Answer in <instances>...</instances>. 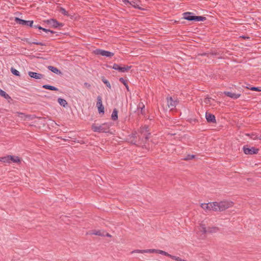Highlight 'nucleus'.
<instances>
[{"instance_id": "obj_24", "label": "nucleus", "mask_w": 261, "mask_h": 261, "mask_svg": "<svg viewBox=\"0 0 261 261\" xmlns=\"http://www.w3.org/2000/svg\"><path fill=\"white\" fill-rule=\"evenodd\" d=\"M0 95L6 99H11V97L4 91L0 89Z\"/></svg>"}, {"instance_id": "obj_27", "label": "nucleus", "mask_w": 261, "mask_h": 261, "mask_svg": "<svg viewBox=\"0 0 261 261\" xmlns=\"http://www.w3.org/2000/svg\"><path fill=\"white\" fill-rule=\"evenodd\" d=\"M93 234L99 236H105L103 232H101L100 230H94L92 233Z\"/></svg>"}, {"instance_id": "obj_4", "label": "nucleus", "mask_w": 261, "mask_h": 261, "mask_svg": "<svg viewBox=\"0 0 261 261\" xmlns=\"http://www.w3.org/2000/svg\"><path fill=\"white\" fill-rule=\"evenodd\" d=\"M157 253L161 254L162 255H164L167 256H168L170 257L171 258L174 259L177 261H181V258H180L179 257L175 256L172 255L170 254H169L168 252H165L164 251L159 250V249H145V250H139L137 249L133 250L131 252V253Z\"/></svg>"}, {"instance_id": "obj_32", "label": "nucleus", "mask_w": 261, "mask_h": 261, "mask_svg": "<svg viewBox=\"0 0 261 261\" xmlns=\"http://www.w3.org/2000/svg\"><path fill=\"white\" fill-rule=\"evenodd\" d=\"M102 81L103 82V83H105L106 84L107 87H109V88H111L110 83H109V82L108 80H107L106 79H105L104 77H102Z\"/></svg>"}, {"instance_id": "obj_34", "label": "nucleus", "mask_w": 261, "mask_h": 261, "mask_svg": "<svg viewBox=\"0 0 261 261\" xmlns=\"http://www.w3.org/2000/svg\"><path fill=\"white\" fill-rule=\"evenodd\" d=\"M142 108H145V106L143 102H140L138 106V112H139V110Z\"/></svg>"}, {"instance_id": "obj_17", "label": "nucleus", "mask_w": 261, "mask_h": 261, "mask_svg": "<svg viewBox=\"0 0 261 261\" xmlns=\"http://www.w3.org/2000/svg\"><path fill=\"white\" fill-rule=\"evenodd\" d=\"M131 66H127L126 67H121L119 66L117 70L121 72H124L125 71L129 70L131 68Z\"/></svg>"}, {"instance_id": "obj_35", "label": "nucleus", "mask_w": 261, "mask_h": 261, "mask_svg": "<svg viewBox=\"0 0 261 261\" xmlns=\"http://www.w3.org/2000/svg\"><path fill=\"white\" fill-rule=\"evenodd\" d=\"M250 90L252 91H261V87H253L250 88Z\"/></svg>"}, {"instance_id": "obj_25", "label": "nucleus", "mask_w": 261, "mask_h": 261, "mask_svg": "<svg viewBox=\"0 0 261 261\" xmlns=\"http://www.w3.org/2000/svg\"><path fill=\"white\" fill-rule=\"evenodd\" d=\"M219 228L217 227H208L207 228V233H215L217 232Z\"/></svg>"}, {"instance_id": "obj_43", "label": "nucleus", "mask_w": 261, "mask_h": 261, "mask_svg": "<svg viewBox=\"0 0 261 261\" xmlns=\"http://www.w3.org/2000/svg\"><path fill=\"white\" fill-rule=\"evenodd\" d=\"M105 236H107V237H111V234H110L109 233H106V234H105Z\"/></svg>"}, {"instance_id": "obj_45", "label": "nucleus", "mask_w": 261, "mask_h": 261, "mask_svg": "<svg viewBox=\"0 0 261 261\" xmlns=\"http://www.w3.org/2000/svg\"><path fill=\"white\" fill-rule=\"evenodd\" d=\"M124 86H125L127 90H128V86L127 83L126 84V85H125Z\"/></svg>"}, {"instance_id": "obj_15", "label": "nucleus", "mask_w": 261, "mask_h": 261, "mask_svg": "<svg viewBox=\"0 0 261 261\" xmlns=\"http://www.w3.org/2000/svg\"><path fill=\"white\" fill-rule=\"evenodd\" d=\"M224 94L225 95H226L231 98H233L234 99H236L239 98L240 96H241V94H236V93H232L231 92H228V91L224 92Z\"/></svg>"}, {"instance_id": "obj_9", "label": "nucleus", "mask_w": 261, "mask_h": 261, "mask_svg": "<svg viewBox=\"0 0 261 261\" xmlns=\"http://www.w3.org/2000/svg\"><path fill=\"white\" fill-rule=\"evenodd\" d=\"M95 53L96 55H99L102 56H106L107 57H112L114 56V54L113 53L100 49H97L95 51Z\"/></svg>"}, {"instance_id": "obj_42", "label": "nucleus", "mask_w": 261, "mask_h": 261, "mask_svg": "<svg viewBox=\"0 0 261 261\" xmlns=\"http://www.w3.org/2000/svg\"><path fill=\"white\" fill-rule=\"evenodd\" d=\"M122 2L126 5L130 4L128 0H122Z\"/></svg>"}, {"instance_id": "obj_31", "label": "nucleus", "mask_w": 261, "mask_h": 261, "mask_svg": "<svg viewBox=\"0 0 261 261\" xmlns=\"http://www.w3.org/2000/svg\"><path fill=\"white\" fill-rule=\"evenodd\" d=\"M27 42H28L29 44H34L36 45H39L41 46H45V44L44 43H43L42 42H36V41H35L34 42H30L27 40Z\"/></svg>"}, {"instance_id": "obj_8", "label": "nucleus", "mask_w": 261, "mask_h": 261, "mask_svg": "<svg viewBox=\"0 0 261 261\" xmlns=\"http://www.w3.org/2000/svg\"><path fill=\"white\" fill-rule=\"evenodd\" d=\"M15 21L17 23L22 25L29 26L33 28L34 26V25H33L34 21L33 20H25L16 17L15 18Z\"/></svg>"}, {"instance_id": "obj_26", "label": "nucleus", "mask_w": 261, "mask_h": 261, "mask_svg": "<svg viewBox=\"0 0 261 261\" xmlns=\"http://www.w3.org/2000/svg\"><path fill=\"white\" fill-rule=\"evenodd\" d=\"M15 114L16 115V116H17L19 117H20L23 120H25V119L28 117V116L27 115H25V114L21 112H17L15 113Z\"/></svg>"}, {"instance_id": "obj_36", "label": "nucleus", "mask_w": 261, "mask_h": 261, "mask_svg": "<svg viewBox=\"0 0 261 261\" xmlns=\"http://www.w3.org/2000/svg\"><path fill=\"white\" fill-rule=\"evenodd\" d=\"M211 99V97H206V98H204V102L206 104H210V103Z\"/></svg>"}, {"instance_id": "obj_30", "label": "nucleus", "mask_w": 261, "mask_h": 261, "mask_svg": "<svg viewBox=\"0 0 261 261\" xmlns=\"http://www.w3.org/2000/svg\"><path fill=\"white\" fill-rule=\"evenodd\" d=\"M11 71L15 75L20 76L19 72L18 70H17L16 69H15V68L12 67L11 68Z\"/></svg>"}, {"instance_id": "obj_3", "label": "nucleus", "mask_w": 261, "mask_h": 261, "mask_svg": "<svg viewBox=\"0 0 261 261\" xmlns=\"http://www.w3.org/2000/svg\"><path fill=\"white\" fill-rule=\"evenodd\" d=\"M157 253L161 254L162 255H164L167 256H168L170 257L171 258L174 259L177 261H181V258H180L179 257L175 256L172 255L170 254H169L168 252H165L164 251L159 250V249H145V250H139L137 249L133 250L131 252V253Z\"/></svg>"}, {"instance_id": "obj_1", "label": "nucleus", "mask_w": 261, "mask_h": 261, "mask_svg": "<svg viewBox=\"0 0 261 261\" xmlns=\"http://www.w3.org/2000/svg\"><path fill=\"white\" fill-rule=\"evenodd\" d=\"M232 202L223 201L220 202H214L208 203H202L201 207L205 211H223L232 205Z\"/></svg>"}, {"instance_id": "obj_10", "label": "nucleus", "mask_w": 261, "mask_h": 261, "mask_svg": "<svg viewBox=\"0 0 261 261\" xmlns=\"http://www.w3.org/2000/svg\"><path fill=\"white\" fill-rule=\"evenodd\" d=\"M46 22L48 24L51 25L52 27L54 28H57L58 27H62L64 24L62 23L59 22L57 20L54 19H50L47 20Z\"/></svg>"}, {"instance_id": "obj_40", "label": "nucleus", "mask_w": 261, "mask_h": 261, "mask_svg": "<svg viewBox=\"0 0 261 261\" xmlns=\"http://www.w3.org/2000/svg\"><path fill=\"white\" fill-rule=\"evenodd\" d=\"M144 108H142L140 109L139 110V112H138L139 113H140L142 115H144L145 114V113H144Z\"/></svg>"}, {"instance_id": "obj_7", "label": "nucleus", "mask_w": 261, "mask_h": 261, "mask_svg": "<svg viewBox=\"0 0 261 261\" xmlns=\"http://www.w3.org/2000/svg\"><path fill=\"white\" fill-rule=\"evenodd\" d=\"M243 151L246 154H257L259 151L258 148L254 147L249 148L248 145H245L243 147Z\"/></svg>"}, {"instance_id": "obj_13", "label": "nucleus", "mask_w": 261, "mask_h": 261, "mask_svg": "<svg viewBox=\"0 0 261 261\" xmlns=\"http://www.w3.org/2000/svg\"><path fill=\"white\" fill-rule=\"evenodd\" d=\"M205 117L207 121L209 123H216V122L215 116L212 114L206 112Z\"/></svg>"}, {"instance_id": "obj_12", "label": "nucleus", "mask_w": 261, "mask_h": 261, "mask_svg": "<svg viewBox=\"0 0 261 261\" xmlns=\"http://www.w3.org/2000/svg\"><path fill=\"white\" fill-rule=\"evenodd\" d=\"M96 106L98 108V110L99 113H104L105 108L102 105V98L100 96H98L97 97Z\"/></svg>"}, {"instance_id": "obj_38", "label": "nucleus", "mask_w": 261, "mask_h": 261, "mask_svg": "<svg viewBox=\"0 0 261 261\" xmlns=\"http://www.w3.org/2000/svg\"><path fill=\"white\" fill-rule=\"evenodd\" d=\"M84 86L85 87H86L88 89H90L91 88V85L90 84H89L88 83H87V82L84 83Z\"/></svg>"}, {"instance_id": "obj_23", "label": "nucleus", "mask_w": 261, "mask_h": 261, "mask_svg": "<svg viewBox=\"0 0 261 261\" xmlns=\"http://www.w3.org/2000/svg\"><path fill=\"white\" fill-rule=\"evenodd\" d=\"M10 157L9 155L4 157H1L0 158V161L3 163L10 164Z\"/></svg>"}, {"instance_id": "obj_19", "label": "nucleus", "mask_w": 261, "mask_h": 261, "mask_svg": "<svg viewBox=\"0 0 261 261\" xmlns=\"http://www.w3.org/2000/svg\"><path fill=\"white\" fill-rule=\"evenodd\" d=\"M111 118L113 120L115 121L118 119V111L116 109H114L113 111Z\"/></svg>"}, {"instance_id": "obj_41", "label": "nucleus", "mask_w": 261, "mask_h": 261, "mask_svg": "<svg viewBox=\"0 0 261 261\" xmlns=\"http://www.w3.org/2000/svg\"><path fill=\"white\" fill-rule=\"evenodd\" d=\"M251 138L252 139H257L258 138L257 137V136L254 135V134H252L251 135Z\"/></svg>"}, {"instance_id": "obj_39", "label": "nucleus", "mask_w": 261, "mask_h": 261, "mask_svg": "<svg viewBox=\"0 0 261 261\" xmlns=\"http://www.w3.org/2000/svg\"><path fill=\"white\" fill-rule=\"evenodd\" d=\"M119 66V65L117 64H114L113 66L111 67L113 69H115V70H116L118 69V67Z\"/></svg>"}, {"instance_id": "obj_6", "label": "nucleus", "mask_w": 261, "mask_h": 261, "mask_svg": "<svg viewBox=\"0 0 261 261\" xmlns=\"http://www.w3.org/2000/svg\"><path fill=\"white\" fill-rule=\"evenodd\" d=\"M191 12H185L183 14L184 18L189 21H203L206 20V18L201 16H194Z\"/></svg>"}, {"instance_id": "obj_29", "label": "nucleus", "mask_w": 261, "mask_h": 261, "mask_svg": "<svg viewBox=\"0 0 261 261\" xmlns=\"http://www.w3.org/2000/svg\"><path fill=\"white\" fill-rule=\"evenodd\" d=\"M199 229L201 232H203V233H207V228H206L204 225H200Z\"/></svg>"}, {"instance_id": "obj_14", "label": "nucleus", "mask_w": 261, "mask_h": 261, "mask_svg": "<svg viewBox=\"0 0 261 261\" xmlns=\"http://www.w3.org/2000/svg\"><path fill=\"white\" fill-rule=\"evenodd\" d=\"M28 74L30 77L34 78L35 79H41L44 77L43 74L32 71H29L28 72Z\"/></svg>"}, {"instance_id": "obj_37", "label": "nucleus", "mask_w": 261, "mask_h": 261, "mask_svg": "<svg viewBox=\"0 0 261 261\" xmlns=\"http://www.w3.org/2000/svg\"><path fill=\"white\" fill-rule=\"evenodd\" d=\"M119 81L122 83L124 85H126L127 81L126 80H124L123 77H120L119 79Z\"/></svg>"}, {"instance_id": "obj_20", "label": "nucleus", "mask_w": 261, "mask_h": 261, "mask_svg": "<svg viewBox=\"0 0 261 261\" xmlns=\"http://www.w3.org/2000/svg\"><path fill=\"white\" fill-rule=\"evenodd\" d=\"M10 155V157H11V158H10V163L11 162H12L13 163H16L20 162V160L18 156H13V155Z\"/></svg>"}, {"instance_id": "obj_11", "label": "nucleus", "mask_w": 261, "mask_h": 261, "mask_svg": "<svg viewBox=\"0 0 261 261\" xmlns=\"http://www.w3.org/2000/svg\"><path fill=\"white\" fill-rule=\"evenodd\" d=\"M167 101L168 107L170 108L171 110L174 109L178 103L176 100H174L172 97L170 96L167 97Z\"/></svg>"}, {"instance_id": "obj_18", "label": "nucleus", "mask_w": 261, "mask_h": 261, "mask_svg": "<svg viewBox=\"0 0 261 261\" xmlns=\"http://www.w3.org/2000/svg\"><path fill=\"white\" fill-rule=\"evenodd\" d=\"M48 69L55 73H56V74H61V72L60 70H59L57 68L55 67L54 66H48Z\"/></svg>"}, {"instance_id": "obj_21", "label": "nucleus", "mask_w": 261, "mask_h": 261, "mask_svg": "<svg viewBox=\"0 0 261 261\" xmlns=\"http://www.w3.org/2000/svg\"><path fill=\"white\" fill-rule=\"evenodd\" d=\"M58 102L59 103V104L61 106H62L63 107H66L68 105V103L66 101V100L65 99L61 98H59L58 99Z\"/></svg>"}, {"instance_id": "obj_28", "label": "nucleus", "mask_w": 261, "mask_h": 261, "mask_svg": "<svg viewBox=\"0 0 261 261\" xmlns=\"http://www.w3.org/2000/svg\"><path fill=\"white\" fill-rule=\"evenodd\" d=\"M59 12L65 16H69V14H68V12L66 11V10L62 7H61L59 9Z\"/></svg>"}, {"instance_id": "obj_16", "label": "nucleus", "mask_w": 261, "mask_h": 261, "mask_svg": "<svg viewBox=\"0 0 261 261\" xmlns=\"http://www.w3.org/2000/svg\"><path fill=\"white\" fill-rule=\"evenodd\" d=\"M34 28H37L39 30H41L42 31H43L44 32H46V33H50V35H52L53 34H54L55 32H54L53 31H51V30H48V29H45V28H42L41 26L39 25H34ZM50 37H51V35H50L49 36Z\"/></svg>"}, {"instance_id": "obj_33", "label": "nucleus", "mask_w": 261, "mask_h": 261, "mask_svg": "<svg viewBox=\"0 0 261 261\" xmlns=\"http://www.w3.org/2000/svg\"><path fill=\"white\" fill-rule=\"evenodd\" d=\"M195 156L194 155H190L188 154L185 159L184 160L187 161V160H190L194 158H195Z\"/></svg>"}, {"instance_id": "obj_5", "label": "nucleus", "mask_w": 261, "mask_h": 261, "mask_svg": "<svg viewBox=\"0 0 261 261\" xmlns=\"http://www.w3.org/2000/svg\"><path fill=\"white\" fill-rule=\"evenodd\" d=\"M111 125V124L109 123H104L99 125L93 124L91 128L94 132L107 133L109 132V128Z\"/></svg>"}, {"instance_id": "obj_44", "label": "nucleus", "mask_w": 261, "mask_h": 261, "mask_svg": "<svg viewBox=\"0 0 261 261\" xmlns=\"http://www.w3.org/2000/svg\"><path fill=\"white\" fill-rule=\"evenodd\" d=\"M124 86H125L127 90H128V86L127 83L126 84V85H125Z\"/></svg>"}, {"instance_id": "obj_22", "label": "nucleus", "mask_w": 261, "mask_h": 261, "mask_svg": "<svg viewBox=\"0 0 261 261\" xmlns=\"http://www.w3.org/2000/svg\"><path fill=\"white\" fill-rule=\"evenodd\" d=\"M42 88L45 89H48L53 91H58V89L54 86L48 85H44L42 86Z\"/></svg>"}, {"instance_id": "obj_2", "label": "nucleus", "mask_w": 261, "mask_h": 261, "mask_svg": "<svg viewBox=\"0 0 261 261\" xmlns=\"http://www.w3.org/2000/svg\"><path fill=\"white\" fill-rule=\"evenodd\" d=\"M148 126H144L140 129L139 133L140 135H138L137 132L132 133L131 138L133 139L131 140V143L138 145L145 143L150 135V133H148Z\"/></svg>"}]
</instances>
